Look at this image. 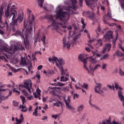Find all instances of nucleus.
<instances>
[{
	"mask_svg": "<svg viewBox=\"0 0 124 124\" xmlns=\"http://www.w3.org/2000/svg\"><path fill=\"white\" fill-rule=\"evenodd\" d=\"M61 75L62 76L60 78V81L61 82H66V81H68V74L67 73V71H66V74L62 75L61 74Z\"/></svg>",
	"mask_w": 124,
	"mask_h": 124,
	"instance_id": "nucleus-12",
	"label": "nucleus"
},
{
	"mask_svg": "<svg viewBox=\"0 0 124 124\" xmlns=\"http://www.w3.org/2000/svg\"><path fill=\"white\" fill-rule=\"evenodd\" d=\"M47 108H48V105H45V107H43V109L44 110H46V109H47Z\"/></svg>",
	"mask_w": 124,
	"mask_h": 124,
	"instance_id": "nucleus-62",
	"label": "nucleus"
},
{
	"mask_svg": "<svg viewBox=\"0 0 124 124\" xmlns=\"http://www.w3.org/2000/svg\"><path fill=\"white\" fill-rule=\"evenodd\" d=\"M11 13L12 16H13L12 19H16V16H17V11H16V10H14L13 8H12L11 9Z\"/></svg>",
	"mask_w": 124,
	"mask_h": 124,
	"instance_id": "nucleus-18",
	"label": "nucleus"
},
{
	"mask_svg": "<svg viewBox=\"0 0 124 124\" xmlns=\"http://www.w3.org/2000/svg\"><path fill=\"white\" fill-rule=\"evenodd\" d=\"M77 97V98H79V95L77 93L74 94V99H75V98Z\"/></svg>",
	"mask_w": 124,
	"mask_h": 124,
	"instance_id": "nucleus-53",
	"label": "nucleus"
},
{
	"mask_svg": "<svg viewBox=\"0 0 124 124\" xmlns=\"http://www.w3.org/2000/svg\"><path fill=\"white\" fill-rule=\"evenodd\" d=\"M111 49V45L106 44L105 46L104 47L103 50L101 51L102 54H105V52H110Z\"/></svg>",
	"mask_w": 124,
	"mask_h": 124,
	"instance_id": "nucleus-14",
	"label": "nucleus"
},
{
	"mask_svg": "<svg viewBox=\"0 0 124 124\" xmlns=\"http://www.w3.org/2000/svg\"><path fill=\"white\" fill-rule=\"evenodd\" d=\"M11 94H12V92L10 91L8 95L5 97V98H8L9 96H11Z\"/></svg>",
	"mask_w": 124,
	"mask_h": 124,
	"instance_id": "nucleus-51",
	"label": "nucleus"
},
{
	"mask_svg": "<svg viewBox=\"0 0 124 124\" xmlns=\"http://www.w3.org/2000/svg\"><path fill=\"white\" fill-rule=\"evenodd\" d=\"M24 84V88L26 89L30 93H31V89H32V83H31V80H25Z\"/></svg>",
	"mask_w": 124,
	"mask_h": 124,
	"instance_id": "nucleus-7",
	"label": "nucleus"
},
{
	"mask_svg": "<svg viewBox=\"0 0 124 124\" xmlns=\"http://www.w3.org/2000/svg\"><path fill=\"white\" fill-rule=\"evenodd\" d=\"M72 6L71 7V8L74 10H77V6H76L77 4V0H72Z\"/></svg>",
	"mask_w": 124,
	"mask_h": 124,
	"instance_id": "nucleus-19",
	"label": "nucleus"
},
{
	"mask_svg": "<svg viewBox=\"0 0 124 124\" xmlns=\"http://www.w3.org/2000/svg\"><path fill=\"white\" fill-rule=\"evenodd\" d=\"M9 16H10V14H9V6H8L6 11L5 12V17L8 18Z\"/></svg>",
	"mask_w": 124,
	"mask_h": 124,
	"instance_id": "nucleus-27",
	"label": "nucleus"
},
{
	"mask_svg": "<svg viewBox=\"0 0 124 124\" xmlns=\"http://www.w3.org/2000/svg\"><path fill=\"white\" fill-rule=\"evenodd\" d=\"M47 72L48 74H49V75L52 74V71L50 70H47Z\"/></svg>",
	"mask_w": 124,
	"mask_h": 124,
	"instance_id": "nucleus-64",
	"label": "nucleus"
},
{
	"mask_svg": "<svg viewBox=\"0 0 124 124\" xmlns=\"http://www.w3.org/2000/svg\"><path fill=\"white\" fill-rule=\"evenodd\" d=\"M10 25L13 31H15L16 28L18 27V21L16 19H12V22L10 23Z\"/></svg>",
	"mask_w": 124,
	"mask_h": 124,
	"instance_id": "nucleus-11",
	"label": "nucleus"
},
{
	"mask_svg": "<svg viewBox=\"0 0 124 124\" xmlns=\"http://www.w3.org/2000/svg\"><path fill=\"white\" fill-rule=\"evenodd\" d=\"M67 15L66 12H63L62 9H60L56 12V19H59L61 21H63V18Z\"/></svg>",
	"mask_w": 124,
	"mask_h": 124,
	"instance_id": "nucleus-6",
	"label": "nucleus"
},
{
	"mask_svg": "<svg viewBox=\"0 0 124 124\" xmlns=\"http://www.w3.org/2000/svg\"><path fill=\"white\" fill-rule=\"evenodd\" d=\"M119 74H120L121 76H124V72L121 69L119 70Z\"/></svg>",
	"mask_w": 124,
	"mask_h": 124,
	"instance_id": "nucleus-43",
	"label": "nucleus"
},
{
	"mask_svg": "<svg viewBox=\"0 0 124 124\" xmlns=\"http://www.w3.org/2000/svg\"><path fill=\"white\" fill-rule=\"evenodd\" d=\"M85 2L88 7H91L93 9L95 7L93 2H97V0H85Z\"/></svg>",
	"mask_w": 124,
	"mask_h": 124,
	"instance_id": "nucleus-10",
	"label": "nucleus"
},
{
	"mask_svg": "<svg viewBox=\"0 0 124 124\" xmlns=\"http://www.w3.org/2000/svg\"><path fill=\"white\" fill-rule=\"evenodd\" d=\"M79 5L80 7L83 6V0H79Z\"/></svg>",
	"mask_w": 124,
	"mask_h": 124,
	"instance_id": "nucleus-48",
	"label": "nucleus"
},
{
	"mask_svg": "<svg viewBox=\"0 0 124 124\" xmlns=\"http://www.w3.org/2000/svg\"><path fill=\"white\" fill-rule=\"evenodd\" d=\"M92 53L93 55V57H96L97 58H100V56H101V55L97 53V51H92Z\"/></svg>",
	"mask_w": 124,
	"mask_h": 124,
	"instance_id": "nucleus-29",
	"label": "nucleus"
},
{
	"mask_svg": "<svg viewBox=\"0 0 124 124\" xmlns=\"http://www.w3.org/2000/svg\"><path fill=\"white\" fill-rule=\"evenodd\" d=\"M46 36H43L41 39V41L43 42V45L45 47H47V43L46 42Z\"/></svg>",
	"mask_w": 124,
	"mask_h": 124,
	"instance_id": "nucleus-26",
	"label": "nucleus"
},
{
	"mask_svg": "<svg viewBox=\"0 0 124 124\" xmlns=\"http://www.w3.org/2000/svg\"><path fill=\"white\" fill-rule=\"evenodd\" d=\"M107 66V65L104 63L102 64V69H106V67Z\"/></svg>",
	"mask_w": 124,
	"mask_h": 124,
	"instance_id": "nucleus-49",
	"label": "nucleus"
},
{
	"mask_svg": "<svg viewBox=\"0 0 124 124\" xmlns=\"http://www.w3.org/2000/svg\"><path fill=\"white\" fill-rule=\"evenodd\" d=\"M81 88L83 89H86V90H89V85L86 83H84L83 85H80Z\"/></svg>",
	"mask_w": 124,
	"mask_h": 124,
	"instance_id": "nucleus-30",
	"label": "nucleus"
},
{
	"mask_svg": "<svg viewBox=\"0 0 124 124\" xmlns=\"http://www.w3.org/2000/svg\"><path fill=\"white\" fill-rule=\"evenodd\" d=\"M38 3L40 7H42L43 3H44V0H38Z\"/></svg>",
	"mask_w": 124,
	"mask_h": 124,
	"instance_id": "nucleus-31",
	"label": "nucleus"
},
{
	"mask_svg": "<svg viewBox=\"0 0 124 124\" xmlns=\"http://www.w3.org/2000/svg\"><path fill=\"white\" fill-rule=\"evenodd\" d=\"M96 86L94 87V91L95 93H98L99 94H102V93H104V92H103L101 90V88H102V84L100 83L95 82Z\"/></svg>",
	"mask_w": 124,
	"mask_h": 124,
	"instance_id": "nucleus-9",
	"label": "nucleus"
},
{
	"mask_svg": "<svg viewBox=\"0 0 124 124\" xmlns=\"http://www.w3.org/2000/svg\"><path fill=\"white\" fill-rule=\"evenodd\" d=\"M81 24H82L83 26H82V28L83 29H85V26H86L85 25V23L84 22L83 20H81Z\"/></svg>",
	"mask_w": 124,
	"mask_h": 124,
	"instance_id": "nucleus-58",
	"label": "nucleus"
},
{
	"mask_svg": "<svg viewBox=\"0 0 124 124\" xmlns=\"http://www.w3.org/2000/svg\"><path fill=\"white\" fill-rule=\"evenodd\" d=\"M57 61L58 63L57 62L56 63V65L60 69L61 74L62 75H63V74H66V71H67V69H63V67L62 66L65 64V61H64V59L62 58L58 59L57 57H53V58H49L48 59V61L49 62L53 63L54 62H57Z\"/></svg>",
	"mask_w": 124,
	"mask_h": 124,
	"instance_id": "nucleus-2",
	"label": "nucleus"
},
{
	"mask_svg": "<svg viewBox=\"0 0 124 124\" xmlns=\"http://www.w3.org/2000/svg\"><path fill=\"white\" fill-rule=\"evenodd\" d=\"M91 101V100L90 99L89 100V104L91 105V106L93 107V108H94V109H96V110H98L99 111H100V108L98 107L97 106H96L95 104L92 103Z\"/></svg>",
	"mask_w": 124,
	"mask_h": 124,
	"instance_id": "nucleus-22",
	"label": "nucleus"
},
{
	"mask_svg": "<svg viewBox=\"0 0 124 124\" xmlns=\"http://www.w3.org/2000/svg\"><path fill=\"white\" fill-rule=\"evenodd\" d=\"M107 16L106 15H105L104 16V19H103V21L105 23V24H108V22H107V20H106V17H107Z\"/></svg>",
	"mask_w": 124,
	"mask_h": 124,
	"instance_id": "nucleus-45",
	"label": "nucleus"
},
{
	"mask_svg": "<svg viewBox=\"0 0 124 124\" xmlns=\"http://www.w3.org/2000/svg\"><path fill=\"white\" fill-rule=\"evenodd\" d=\"M53 105L54 106H57V107H60V105H62L61 102H59V103H54Z\"/></svg>",
	"mask_w": 124,
	"mask_h": 124,
	"instance_id": "nucleus-40",
	"label": "nucleus"
},
{
	"mask_svg": "<svg viewBox=\"0 0 124 124\" xmlns=\"http://www.w3.org/2000/svg\"><path fill=\"white\" fill-rule=\"evenodd\" d=\"M58 117H59V115L58 114L52 115V118L55 119V120H57V119H58Z\"/></svg>",
	"mask_w": 124,
	"mask_h": 124,
	"instance_id": "nucleus-47",
	"label": "nucleus"
},
{
	"mask_svg": "<svg viewBox=\"0 0 124 124\" xmlns=\"http://www.w3.org/2000/svg\"><path fill=\"white\" fill-rule=\"evenodd\" d=\"M43 118L42 119V121H45V120H47L48 119V117L47 116H43Z\"/></svg>",
	"mask_w": 124,
	"mask_h": 124,
	"instance_id": "nucleus-60",
	"label": "nucleus"
},
{
	"mask_svg": "<svg viewBox=\"0 0 124 124\" xmlns=\"http://www.w3.org/2000/svg\"><path fill=\"white\" fill-rule=\"evenodd\" d=\"M98 44L100 45V46H102V41L101 39H98L97 40Z\"/></svg>",
	"mask_w": 124,
	"mask_h": 124,
	"instance_id": "nucleus-42",
	"label": "nucleus"
},
{
	"mask_svg": "<svg viewBox=\"0 0 124 124\" xmlns=\"http://www.w3.org/2000/svg\"><path fill=\"white\" fill-rule=\"evenodd\" d=\"M85 50L88 52H90L91 51L90 47H85Z\"/></svg>",
	"mask_w": 124,
	"mask_h": 124,
	"instance_id": "nucleus-63",
	"label": "nucleus"
},
{
	"mask_svg": "<svg viewBox=\"0 0 124 124\" xmlns=\"http://www.w3.org/2000/svg\"><path fill=\"white\" fill-rule=\"evenodd\" d=\"M112 44L113 45V48H115V47H116V40H114L112 41Z\"/></svg>",
	"mask_w": 124,
	"mask_h": 124,
	"instance_id": "nucleus-54",
	"label": "nucleus"
},
{
	"mask_svg": "<svg viewBox=\"0 0 124 124\" xmlns=\"http://www.w3.org/2000/svg\"><path fill=\"white\" fill-rule=\"evenodd\" d=\"M109 56V55L108 54H105L102 58H101V60H105L106 59H107V58Z\"/></svg>",
	"mask_w": 124,
	"mask_h": 124,
	"instance_id": "nucleus-41",
	"label": "nucleus"
},
{
	"mask_svg": "<svg viewBox=\"0 0 124 124\" xmlns=\"http://www.w3.org/2000/svg\"><path fill=\"white\" fill-rule=\"evenodd\" d=\"M47 99H48V97H43V102H46V101L47 100Z\"/></svg>",
	"mask_w": 124,
	"mask_h": 124,
	"instance_id": "nucleus-57",
	"label": "nucleus"
},
{
	"mask_svg": "<svg viewBox=\"0 0 124 124\" xmlns=\"http://www.w3.org/2000/svg\"><path fill=\"white\" fill-rule=\"evenodd\" d=\"M16 123H17L18 124H22L23 122H24V120H23V119H18V118L16 117Z\"/></svg>",
	"mask_w": 124,
	"mask_h": 124,
	"instance_id": "nucleus-36",
	"label": "nucleus"
},
{
	"mask_svg": "<svg viewBox=\"0 0 124 124\" xmlns=\"http://www.w3.org/2000/svg\"><path fill=\"white\" fill-rule=\"evenodd\" d=\"M17 50H25V48L22 45H15V49L12 52H10V54L11 55H13V54H14V53H15V51H17Z\"/></svg>",
	"mask_w": 124,
	"mask_h": 124,
	"instance_id": "nucleus-13",
	"label": "nucleus"
},
{
	"mask_svg": "<svg viewBox=\"0 0 124 124\" xmlns=\"http://www.w3.org/2000/svg\"><path fill=\"white\" fill-rule=\"evenodd\" d=\"M19 106V102L14 100L13 101V106H14V107H18Z\"/></svg>",
	"mask_w": 124,
	"mask_h": 124,
	"instance_id": "nucleus-33",
	"label": "nucleus"
},
{
	"mask_svg": "<svg viewBox=\"0 0 124 124\" xmlns=\"http://www.w3.org/2000/svg\"><path fill=\"white\" fill-rule=\"evenodd\" d=\"M51 85H52V86H59L60 87H63V86H64L65 84H63L60 82H58L57 83H52L51 84Z\"/></svg>",
	"mask_w": 124,
	"mask_h": 124,
	"instance_id": "nucleus-28",
	"label": "nucleus"
},
{
	"mask_svg": "<svg viewBox=\"0 0 124 124\" xmlns=\"http://www.w3.org/2000/svg\"><path fill=\"white\" fill-rule=\"evenodd\" d=\"M104 36L106 39H112L113 32L111 31H109L107 33H106Z\"/></svg>",
	"mask_w": 124,
	"mask_h": 124,
	"instance_id": "nucleus-16",
	"label": "nucleus"
},
{
	"mask_svg": "<svg viewBox=\"0 0 124 124\" xmlns=\"http://www.w3.org/2000/svg\"><path fill=\"white\" fill-rule=\"evenodd\" d=\"M42 67H43V66H42V65L38 66V67H37L38 70H41L42 68Z\"/></svg>",
	"mask_w": 124,
	"mask_h": 124,
	"instance_id": "nucleus-61",
	"label": "nucleus"
},
{
	"mask_svg": "<svg viewBox=\"0 0 124 124\" xmlns=\"http://www.w3.org/2000/svg\"><path fill=\"white\" fill-rule=\"evenodd\" d=\"M38 109V107H37L34 109V112H33V116H35V117H37V116H38V114L37 113Z\"/></svg>",
	"mask_w": 124,
	"mask_h": 124,
	"instance_id": "nucleus-34",
	"label": "nucleus"
},
{
	"mask_svg": "<svg viewBox=\"0 0 124 124\" xmlns=\"http://www.w3.org/2000/svg\"><path fill=\"white\" fill-rule=\"evenodd\" d=\"M85 14L89 19H91V20H93V17H94V14H93V12L88 11L86 12Z\"/></svg>",
	"mask_w": 124,
	"mask_h": 124,
	"instance_id": "nucleus-17",
	"label": "nucleus"
},
{
	"mask_svg": "<svg viewBox=\"0 0 124 124\" xmlns=\"http://www.w3.org/2000/svg\"><path fill=\"white\" fill-rule=\"evenodd\" d=\"M31 19L29 21V25L28 27L29 28H27L28 27V22L24 21V29H26L27 32L25 34V38L24 36V35H21V36L22 37V38H24V46L27 50H29L30 48H31V45H30V41L28 40V36H29V35L31 34V31H32V29H33V26L32 25V23H33L34 21V16L33 15H31Z\"/></svg>",
	"mask_w": 124,
	"mask_h": 124,
	"instance_id": "nucleus-1",
	"label": "nucleus"
},
{
	"mask_svg": "<svg viewBox=\"0 0 124 124\" xmlns=\"http://www.w3.org/2000/svg\"><path fill=\"white\" fill-rule=\"evenodd\" d=\"M114 86L115 90L118 91V95L119 99H120L121 101H124V96L122 92L123 91V87H121V86L119 85V83L117 82H114Z\"/></svg>",
	"mask_w": 124,
	"mask_h": 124,
	"instance_id": "nucleus-5",
	"label": "nucleus"
},
{
	"mask_svg": "<svg viewBox=\"0 0 124 124\" xmlns=\"http://www.w3.org/2000/svg\"><path fill=\"white\" fill-rule=\"evenodd\" d=\"M20 97L22 100L23 105H25V102H26V98L24 96L22 95H21Z\"/></svg>",
	"mask_w": 124,
	"mask_h": 124,
	"instance_id": "nucleus-37",
	"label": "nucleus"
},
{
	"mask_svg": "<svg viewBox=\"0 0 124 124\" xmlns=\"http://www.w3.org/2000/svg\"><path fill=\"white\" fill-rule=\"evenodd\" d=\"M19 109H21V112H24V113L28 111V108L26 106H24L23 105H20L19 106Z\"/></svg>",
	"mask_w": 124,
	"mask_h": 124,
	"instance_id": "nucleus-21",
	"label": "nucleus"
},
{
	"mask_svg": "<svg viewBox=\"0 0 124 124\" xmlns=\"http://www.w3.org/2000/svg\"><path fill=\"white\" fill-rule=\"evenodd\" d=\"M2 14H3V8L2 6H1L0 8V24H2Z\"/></svg>",
	"mask_w": 124,
	"mask_h": 124,
	"instance_id": "nucleus-24",
	"label": "nucleus"
},
{
	"mask_svg": "<svg viewBox=\"0 0 124 124\" xmlns=\"http://www.w3.org/2000/svg\"><path fill=\"white\" fill-rule=\"evenodd\" d=\"M84 108H85V106H84V105L83 104H81L79 105L78 107L77 111L79 113H81V112L83 111V109H84Z\"/></svg>",
	"mask_w": 124,
	"mask_h": 124,
	"instance_id": "nucleus-23",
	"label": "nucleus"
},
{
	"mask_svg": "<svg viewBox=\"0 0 124 124\" xmlns=\"http://www.w3.org/2000/svg\"><path fill=\"white\" fill-rule=\"evenodd\" d=\"M63 100L67 109L68 110H75V108L71 106V105H70L71 101H70V97L69 96L67 97V100L65 98H64Z\"/></svg>",
	"mask_w": 124,
	"mask_h": 124,
	"instance_id": "nucleus-8",
	"label": "nucleus"
},
{
	"mask_svg": "<svg viewBox=\"0 0 124 124\" xmlns=\"http://www.w3.org/2000/svg\"><path fill=\"white\" fill-rule=\"evenodd\" d=\"M13 92V93H18V94H20V92L18 91V90H16L15 88H14Z\"/></svg>",
	"mask_w": 124,
	"mask_h": 124,
	"instance_id": "nucleus-46",
	"label": "nucleus"
},
{
	"mask_svg": "<svg viewBox=\"0 0 124 124\" xmlns=\"http://www.w3.org/2000/svg\"><path fill=\"white\" fill-rule=\"evenodd\" d=\"M107 87H108V88H109L110 90H113V91H115V86L114 85H112V86L110 85H107Z\"/></svg>",
	"mask_w": 124,
	"mask_h": 124,
	"instance_id": "nucleus-38",
	"label": "nucleus"
},
{
	"mask_svg": "<svg viewBox=\"0 0 124 124\" xmlns=\"http://www.w3.org/2000/svg\"><path fill=\"white\" fill-rule=\"evenodd\" d=\"M21 62L22 64H23V65H27V62L26 61L25 59H23V58H21Z\"/></svg>",
	"mask_w": 124,
	"mask_h": 124,
	"instance_id": "nucleus-35",
	"label": "nucleus"
},
{
	"mask_svg": "<svg viewBox=\"0 0 124 124\" xmlns=\"http://www.w3.org/2000/svg\"><path fill=\"white\" fill-rule=\"evenodd\" d=\"M78 60H79V61H81V62H83V63L84 64L83 68H84V69H86V70L88 71V73H91V72H93V71H94V69L92 67L91 65L89 66V69L88 67H87V60H86V59H84L83 55H79V56H78Z\"/></svg>",
	"mask_w": 124,
	"mask_h": 124,
	"instance_id": "nucleus-4",
	"label": "nucleus"
},
{
	"mask_svg": "<svg viewBox=\"0 0 124 124\" xmlns=\"http://www.w3.org/2000/svg\"><path fill=\"white\" fill-rule=\"evenodd\" d=\"M33 98V97L32 96H27V99H28L29 100H31V99H32Z\"/></svg>",
	"mask_w": 124,
	"mask_h": 124,
	"instance_id": "nucleus-56",
	"label": "nucleus"
},
{
	"mask_svg": "<svg viewBox=\"0 0 124 124\" xmlns=\"http://www.w3.org/2000/svg\"><path fill=\"white\" fill-rule=\"evenodd\" d=\"M88 115V114L87 113H84L83 115V116L82 117V120H85V118L86 117H87V116Z\"/></svg>",
	"mask_w": 124,
	"mask_h": 124,
	"instance_id": "nucleus-55",
	"label": "nucleus"
},
{
	"mask_svg": "<svg viewBox=\"0 0 124 124\" xmlns=\"http://www.w3.org/2000/svg\"><path fill=\"white\" fill-rule=\"evenodd\" d=\"M88 58L89 59V61L91 63H93V64H94L97 62V60H96L95 58H93V56H90Z\"/></svg>",
	"mask_w": 124,
	"mask_h": 124,
	"instance_id": "nucleus-20",
	"label": "nucleus"
},
{
	"mask_svg": "<svg viewBox=\"0 0 124 124\" xmlns=\"http://www.w3.org/2000/svg\"><path fill=\"white\" fill-rule=\"evenodd\" d=\"M101 67V66L99 64H97L95 66L94 68V70H95L96 69H97V68H98V67Z\"/></svg>",
	"mask_w": 124,
	"mask_h": 124,
	"instance_id": "nucleus-50",
	"label": "nucleus"
},
{
	"mask_svg": "<svg viewBox=\"0 0 124 124\" xmlns=\"http://www.w3.org/2000/svg\"><path fill=\"white\" fill-rule=\"evenodd\" d=\"M62 43L64 48L66 47L67 49L70 48V46L71 45L70 44V43H69V42H66V39L64 37L62 38Z\"/></svg>",
	"mask_w": 124,
	"mask_h": 124,
	"instance_id": "nucleus-15",
	"label": "nucleus"
},
{
	"mask_svg": "<svg viewBox=\"0 0 124 124\" xmlns=\"http://www.w3.org/2000/svg\"><path fill=\"white\" fill-rule=\"evenodd\" d=\"M24 19V16H22V15H18L16 19L17 21H19V23H22L23 22V20Z\"/></svg>",
	"mask_w": 124,
	"mask_h": 124,
	"instance_id": "nucleus-25",
	"label": "nucleus"
},
{
	"mask_svg": "<svg viewBox=\"0 0 124 124\" xmlns=\"http://www.w3.org/2000/svg\"><path fill=\"white\" fill-rule=\"evenodd\" d=\"M116 54L118 57H123V56H124V53L119 50L116 52Z\"/></svg>",
	"mask_w": 124,
	"mask_h": 124,
	"instance_id": "nucleus-32",
	"label": "nucleus"
},
{
	"mask_svg": "<svg viewBox=\"0 0 124 124\" xmlns=\"http://www.w3.org/2000/svg\"><path fill=\"white\" fill-rule=\"evenodd\" d=\"M4 27H6L7 28V29L8 28V23H7V21L5 20V23L3 24V25L2 27H1V28H4Z\"/></svg>",
	"mask_w": 124,
	"mask_h": 124,
	"instance_id": "nucleus-39",
	"label": "nucleus"
},
{
	"mask_svg": "<svg viewBox=\"0 0 124 124\" xmlns=\"http://www.w3.org/2000/svg\"><path fill=\"white\" fill-rule=\"evenodd\" d=\"M32 58L33 61H37V60L36 59V57H35V56H34L33 54H32Z\"/></svg>",
	"mask_w": 124,
	"mask_h": 124,
	"instance_id": "nucleus-59",
	"label": "nucleus"
},
{
	"mask_svg": "<svg viewBox=\"0 0 124 124\" xmlns=\"http://www.w3.org/2000/svg\"><path fill=\"white\" fill-rule=\"evenodd\" d=\"M54 15H47L46 16V19H49L50 21H52V25L54 28L52 30H59L60 29V26L62 27L63 29H66V25L65 24H62L61 23L56 22L55 19H54Z\"/></svg>",
	"mask_w": 124,
	"mask_h": 124,
	"instance_id": "nucleus-3",
	"label": "nucleus"
},
{
	"mask_svg": "<svg viewBox=\"0 0 124 124\" xmlns=\"http://www.w3.org/2000/svg\"><path fill=\"white\" fill-rule=\"evenodd\" d=\"M31 11L30 10V9H27V14L28 15H31Z\"/></svg>",
	"mask_w": 124,
	"mask_h": 124,
	"instance_id": "nucleus-52",
	"label": "nucleus"
},
{
	"mask_svg": "<svg viewBox=\"0 0 124 124\" xmlns=\"http://www.w3.org/2000/svg\"><path fill=\"white\" fill-rule=\"evenodd\" d=\"M36 93L38 94V95H39L40 96V93H41V91L39 88H37L36 90Z\"/></svg>",
	"mask_w": 124,
	"mask_h": 124,
	"instance_id": "nucleus-44",
	"label": "nucleus"
}]
</instances>
